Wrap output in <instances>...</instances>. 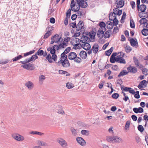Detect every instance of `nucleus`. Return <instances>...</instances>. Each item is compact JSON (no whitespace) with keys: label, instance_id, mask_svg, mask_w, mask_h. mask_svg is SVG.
<instances>
[{"label":"nucleus","instance_id":"nucleus-1","mask_svg":"<svg viewBox=\"0 0 148 148\" xmlns=\"http://www.w3.org/2000/svg\"><path fill=\"white\" fill-rule=\"evenodd\" d=\"M58 66L61 65L64 67L67 68L70 66V64L67 57L60 56V60L57 63Z\"/></svg>","mask_w":148,"mask_h":148},{"label":"nucleus","instance_id":"nucleus-2","mask_svg":"<svg viewBox=\"0 0 148 148\" xmlns=\"http://www.w3.org/2000/svg\"><path fill=\"white\" fill-rule=\"evenodd\" d=\"M52 54V55L51 57L50 54L49 53L46 57V59L50 63H52L53 62L52 59L55 62L56 61L57 59V56L56 54Z\"/></svg>","mask_w":148,"mask_h":148},{"label":"nucleus","instance_id":"nucleus-3","mask_svg":"<svg viewBox=\"0 0 148 148\" xmlns=\"http://www.w3.org/2000/svg\"><path fill=\"white\" fill-rule=\"evenodd\" d=\"M79 5V9L80 8H85L87 7L88 4L86 1V0H75Z\"/></svg>","mask_w":148,"mask_h":148},{"label":"nucleus","instance_id":"nucleus-4","mask_svg":"<svg viewBox=\"0 0 148 148\" xmlns=\"http://www.w3.org/2000/svg\"><path fill=\"white\" fill-rule=\"evenodd\" d=\"M57 141L64 148H66L68 146L67 143L62 138H58Z\"/></svg>","mask_w":148,"mask_h":148},{"label":"nucleus","instance_id":"nucleus-5","mask_svg":"<svg viewBox=\"0 0 148 148\" xmlns=\"http://www.w3.org/2000/svg\"><path fill=\"white\" fill-rule=\"evenodd\" d=\"M140 21L139 22L140 24V26L143 28H148V23L147 20L145 18H141Z\"/></svg>","mask_w":148,"mask_h":148},{"label":"nucleus","instance_id":"nucleus-6","mask_svg":"<svg viewBox=\"0 0 148 148\" xmlns=\"http://www.w3.org/2000/svg\"><path fill=\"white\" fill-rule=\"evenodd\" d=\"M135 40L133 38L129 37L128 40L130 41V43L132 47H134L136 48L138 46V44L137 40L135 39Z\"/></svg>","mask_w":148,"mask_h":148},{"label":"nucleus","instance_id":"nucleus-7","mask_svg":"<svg viewBox=\"0 0 148 148\" xmlns=\"http://www.w3.org/2000/svg\"><path fill=\"white\" fill-rule=\"evenodd\" d=\"M12 136L15 140L19 141H22L24 139L23 136L18 134H13Z\"/></svg>","mask_w":148,"mask_h":148},{"label":"nucleus","instance_id":"nucleus-8","mask_svg":"<svg viewBox=\"0 0 148 148\" xmlns=\"http://www.w3.org/2000/svg\"><path fill=\"white\" fill-rule=\"evenodd\" d=\"M70 6L71 7V10L72 11L74 12H78L79 11V5L78 6L77 5V8L76 9H75L73 8L75 6V1L73 0L71 1Z\"/></svg>","mask_w":148,"mask_h":148},{"label":"nucleus","instance_id":"nucleus-9","mask_svg":"<svg viewBox=\"0 0 148 148\" xmlns=\"http://www.w3.org/2000/svg\"><path fill=\"white\" fill-rule=\"evenodd\" d=\"M76 140L77 143L82 146H84L86 144V141L83 138L81 137H77Z\"/></svg>","mask_w":148,"mask_h":148},{"label":"nucleus","instance_id":"nucleus-10","mask_svg":"<svg viewBox=\"0 0 148 148\" xmlns=\"http://www.w3.org/2000/svg\"><path fill=\"white\" fill-rule=\"evenodd\" d=\"M127 70L129 73H135L137 72V69L135 66H130L127 67Z\"/></svg>","mask_w":148,"mask_h":148},{"label":"nucleus","instance_id":"nucleus-11","mask_svg":"<svg viewBox=\"0 0 148 148\" xmlns=\"http://www.w3.org/2000/svg\"><path fill=\"white\" fill-rule=\"evenodd\" d=\"M77 55L76 53L74 52H71L69 54L67 57L70 60H74L77 58Z\"/></svg>","mask_w":148,"mask_h":148},{"label":"nucleus","instance_id":"nucleus-12","mask_svg":"<svg viewBox=\"0 0 148 148\" xmlns=\"http://www.w3.org/2000/svg\"><path fill=\"white\" fill-rule=\"evenodd\" d=\"M139 16L140 18H148V12L144 11V12H140L138 13Z\"/></svg>","mask_w":148,"mask_h":148},{"label":"nucleus","instance_id":"nucleus-13","mask_svg":"<svg viewBox=\"0 0 148 148\" xmlns=\"http://www.w3.org/2000/svg\"><path fill=\"white\" fill-rule=\"evenodd\" d=\"M79 45L83 49L86 51L89 50L91 48L90 44L88 42L85 43V44H84L80 43Z\"/></svg>","mask_w":148,"mask_h":148},{"label":"nucleus","instance_id":"nucleus-14","mask_svg":"<svg viewBox=\"0 0 148 148\" xmlns=\"http://www.w3.org/2000/svg\"><path fill=\"white\" fill-rule=\"evenodd\" d=\"M124 55L125 54L123 53V56H121V55H119L118 56H117V57H118L117 62L125 64L126 63L125 61V60L123 58L124 57Z\"/></svg>","mask_w":148,"mask_h":148},{"label":"nucleus","instance_id":"nucleus-15","mask_svg":"<svg viewBox=\"0 0 148 148\" xmlns=\"http://www.w3.org/2000/svg\"><path fill=\"white\" fill-rule=\"evenodd\" d=\"M105 30L104 31H103L102 29H99L97 33V35L98 37L99 38H102L103 36V34H104V32L106 30V28H104Z\"/></svg>","mask_w":148,"mask_h":148},{"label":"nucleus","instance_id":"nucleus-16","mask_svg":"<svg viewBox=\"0 0 148 148\" xmlns=\"http://www.w3.org/2000/svg\"><path fill=\"white\" fill-rule=\"evenodd\" d=\"M71 50V48L70 47H67L64 51L62 53L61 55L60 56L67 57V56L66 55V54L69 53Z\"/></svg>","mask_w":148,"mask_h":148},{"label":"nucleus","instance_id":"nucleus-17","mask_svg":"<svg viewBox=\"0 0 148 148\" xmlns=\"http://www.w3.org/2000/svg\"><path fill=\"white\" fill-rule=\"evenodd\" d=\"M25 85L29 90L32 89L34 86V84L33 83L30 81H28L26 83Z\"/></svg>","mask_w":148,"mask_h":148},{"label":"nucleus","instance_id":"nucleus-18","mask_svg":"<svg viewBox=\"0 0 148 148\" xmlns=\"http://www.w3.org/2000/svg\"><path fill=\"white\" fill-rule=\"evenodd\" d=\"M133 111L136 113H142L143 112L144 110L141 107L134 108H133Z\"/></svg>","mask_w":148,"mask_h":148},{"label":"nucleus","instance_id":"nucleus-19","mask_svg":"<svg viewBox=\"0 0 148 148\" xmlns=\"http://www.w3.org/2000/svg\"><path fill=\"white\" fill-rule=\"evenodd\" d=\"M137 8L138 11H140V12H144L146 9L147 7L145 5L142 4L138 6Z\"/></svg>","mask_w":148,"mask_h":148},{"label":"nucleus","instance_id":"nucleus-20","mask_svg":"<svg viewBox=\"0 0 148 148\" xmlns=\"http://www.w3.org/2000/svg\"><path fill=\"white\" fill-rule=\"evenodd\" d=\"M94 53H96L99 50V45L97 43L95 44L91 49Z\"/></svg>","mask_w":148,"mask_h":148},{"label":"nucleus","instance_id":"nucleus-21","mask_svg":"<svg viewBox=\"0 0 148 148\" xmlns=\"http://www.w3.org/2000/svg\"><path fill=\"white\" fill-rule=\"evenodd\" d=\"M80 56L83 59H85L87 57V53L84 51H80L79 54Z\"/></svg>","mask_w":148,"mask_h":148},{"label":"nucleus","instance_id":"nucleus-22","mask_svg":"<svg viewBox=\"0 0 148 148\" xmlns=\"http://www.w3.org/2000/svg\"><path fill=\"white\" fill-rule=\"evenodd\" d=\"M56 112L60 114H64V111L62 110V106H58L57 107Z\"/></svg>","mask_w":148,"mask_h":148},{"label":"nucleus","instance_id":"nucleus-23","mask_svg":"<svg viewBox=\"0 0 148 148\" xmlns=\"http://www.w3.org/2000/svg\"><path fill=\"white\" fill-rule=\"evenodd\" d=\"M124 5V1L123 0H121L119 1L116 5L117 8H120L123 7Z\"/></svg>","mask_w":148,"mask_h":148},{"label":"nucleus","instance_id":"nucleus-24","mask_svg":"<svg viewBox=\"0 0 148 148\" xmlns=\"http://www.w3.org/2000/svg\"><path fill=\"white\" fill-rule=\"evenodd\" d=\"M71 131L73 136H77L78 132L77 130L75 129L74 127H72L71 128Z\"/></svg>","mask_w":148,"mask_h":148},{"label":"nucleus","instance_id":"nucleus-25","mask_svg":"<svg viewBox=\"0 0 148 148\" xmlns=\"http://www.w3.org/2000/svg\"><path fill=\"white\" fill-rule=\"evenodd\" d=\"M128 73V72L127 71L125 70H123L118 75V77H119L121 76H123L124 75H127Z\"/></svg>","mask_w":148,"mask_h":148},{"label":"nucleus","instance_id":"nucleus-26","mask_svg":"<svg viewBox=\"0 0 148 148\" xmlns=\"http://www.w3.org/2000/svg\"><path fill=\"white\" fill-rule=\"evenodd\" d=\"M113 49L114 48L113 47H111L109 49L105 51V55L106 56H109L112 52Z\"/></svg>","mask_w":148,"mask_h":148},{"label":"nucleus","instance_id":"nucleus-27","mask_svg":"<svg viewBox=\"0 0 148 148\" xmlns=\"http://www.w3.org/2000/svg\"><path fill=\"white\" fill-rule=\"evenodd\" d=\"M111 31L110 30H108L106 32L103 36L105 38H109L110 36V33H111Z\"/></svg>","mask_w":148,"mask_h":148},{"label":"nucleus","instance_id":"nucleus-28","mask_svg":"<svg viewBox=\"0 0 148 148\" xmlns=\"http://www.w3.org/2000/svg\"><path fill=\"white\" fill-rule=\"evenodd\" d=\"M96 35V32L92 30L91 33H89V36L91 39H94L95 38V36Z\"/></svg>","mask_w":148,"mask_h":148},{"label":"nucleus","instance_id":"nucleus-29","mask_svg":"<svg viewBox=\"0 0 148 148\" xmlns=\"http://www.w3.org/2000/svg\"><path fill=\"white\" fill-rule=\"evenodd\" d=\"M59 35L58 34H56L52 37L55 41V43H58L60 41V39L59 38Z\"/></svg>","mask_w":148,"mask_h":148},{"label":"nucleus","instance_id":"nucleus-30","mask_svg":"<svg viewBox=\"0 0 148 148\" xmlns=\"http://www.w3.org/2000/svg\"><path fill=\"white\" fill-rule=\"evenodd\" d=\"M142 34L144 36L148 35V28H143L141 31Z\"/></svg>","mask_w":148,"mask_h":148},{"label":"nucleus","instance_id":"nucleus-31","mask_svg":"<svg viewBox=\"0 0 148 148\" xmlns=\"http://www.w3.org/2000/svg\"><path fill=\"white\" fill-rule=\"evenodd\" d=\"M115 17H116V15L111 12L109 14V18L110 20L112 21L114 19Z\"/></svg>","mask_w":148,"mask_h":148},{"label":"nucleus","instance_id":"nucleus-32","mask_svg":"<svg viewBox=\"0 0 148 148\" xmlns=\"http://www.w3.org/2000/svg\"><path fill=\"white\" fill-rule=\"evenodd\" d=\"M23 56L21 55H19L13 58L12 60L13 62H15L23 58Z\"/></svg>","mask_w":148,"mask_h":148},{"label":"nucleus","instance_id":"nucleus-33","mask_svg":"<svg viewBox=\"0 0 148 148\" xmlns=\"http://www.w3.org/2000/svg\"><path fill=\"white\" fill-rule=\"evenodd\" d=\"M30 134H37L40 136H42L44 135V133L37 131H32L30 132Z\"/></svg>","mask_w":148,"mask_h":148},{"label":"nucleus","instance_id":"nucleus-34","mask_svg":"<svg viewBox=\"0 0 148 148\" xmlns=\"http://www.w3.org/2000/svg\"><path fill=\"white\" fill-rule=\"evenodd\" d=\"M121 90L125 92H129V89H130V87H128L124 86H122L121 87Z\"/></svg>","mask_w":148,"mask_h":148},{"label":"nucleus","instance_id":"nucleus-35","mask_svg":"<svg viewBox=\"0 0 148 148\" xmlns=\"http://www.w3.org/2000/svg\"><path fill=\"white\" fill-rule=\"evenodd\" d=\"M32 60L30 58L26 59L24 61H21L20 62V63L22 64H25L30 62Z\"/></svg>","mask_w":148,"mask_h":148},{"label":"nucleus","instance_id":"nucleus-36","mask_svg":"<svg viewBox=\"0 0 148 148\" xmlns=\"http://www.w3.org/2000/svg\"><path fill=\"white\" fill-rule=\"evenodd\" d=\"M81 134L83 135L87 136L89 134V132L88 130H82L81 131Z\"/></svg>","mask_w":148,"mask_h":148},{"label":"nucleus","instance_id":"nucleus-37","mask_svg":"<svg viewBox=\"0 0 148 148\" xmlns=\"http://www.w3.org/2000/svg\"><path fill=\"white\" fill-rule=\"evenodd\" d=\"M84 23L82 21H80L77 25L79 28H85L84 27Z\"/></svg>","mask_w":148,"mask_h":148},{"label":"nucleus","instance_id":"nucleus-38","mask_svg":"<svg viewBox=\"0 0 148 148\" xmlns=\"http://www.w3.org/2000/svg\"><path fill=\"white\" fill-rule=\"evenodd\" d=\"M10 62V60L8 59H5V60H0V64H6Z\"/></svg>","mask_w":148,"mask_h":148},{"label":"nucleus","instance_id":"nucleus-39","mask_svg":"<svg viewBox=\"0 0 148 148\" xmlns=\"http://www.w3.org/2000/svg\"><path fill=\"white\" fill-rule=\"evenodd\" d=\"M27 69L29 70H32L34 69V67L33 68V64L31 63H28L27 64Z\"/></svg>","mask_w":148,"mask_h":148},{"label":"nucleus","instance_id":"nucleus-40","mask_svg":"<svg viewBox=\"0 0 148 148\" xmlns=\"http://www.w3.org/2000/svg\"><path fill=\"white\" fill-rule=\"evenodd\" d=\"M38 144L40 146H45L47 145V143L46 142L42 141L39 140Z\"/></svg>","mask_w":148,"mask_h":148},{"label":"nucleus","instance_id":"nucleus-41","mask_svg":"<svg viewBox=\"0 0 148 148\" xmlns=\"http://www.w3.org/2000/svg\"><path fill=\"white\" fill-rule=\"evenodd\" d=\"M74 86V85L71 83L67 82L66 84V87L68 89L72 88Z\"/></svg>","mask_w":148,"mask_h":148},{"label":"nucleus","instance_id":"nucleus-42","mask_svg":"<svg viewBox=\"0 0 148 148\" xmlns=\"http://www.w3.org/2000/svg\"><path fill=\"white\" fill-rule=\"evenodd\" d=\"M125 50L126 52L129 53L132 50V48L128 45H126V47H125Z\"/></svg>","mask_w":148,"mask_h":148},{"label":"nucleus","instance_id":"nucleus-43","mask_svg":"<svg viewBox=\"0 0 148 148\" xmlns=\"http://www.w3.org/2000/svg\"><path fill=\"white\" fill-rule=\"evenodd\" d=\"M41 48L36 53V54L38 56H41L43 55L44 53V51L43 50H41Z\"/></svg>","mask_w":148,"mask_h":148},{"label":"nucleus","instance_id":"nucleus-44","mask_svg":"<svg viewBox=\"0 0 148 148\" xmlns=\"http://www.w3.org/2000/svg\"><path fill=\"white\" fill-rule=\"evenodd\" d=\"M118 58H116L110 57V61L111 63H114L115 62H117Z\"/></svg>","mask_w":148,"mask_h":148},{"label":"nucleus","instance_id":"nucleus-45","mask_svg":"<svg viewBox=\"0 0 148 148\" xmlns=\"http://www.w3.org/2000/svg\"><path fill=\"white\" fill-rule=\"evenodd\" d=\"M137 128L138 130L141 132H143L144 130L143 127L141 125H138V126Z\"/></svg>","mask_w":148,"mask_h":148},{"label":"nucleus","instance_id":"nucleus-46","mask_svg":"<svg viewBox=\"0 0 148 148\" xmlns=\"http://www.w3.org/2000/svg\"><path fill=\"white\" fill-rule=\"evenodd\" d=\"M113 21L112 24L113 26H116L118 23L119 21L116 18V17H115L114 19L112 20Z\"/></svg>","mask_w":148,"mask_h":148},{"label":"nucleus","instance_id":"nucleus-47","mask_svg":"<svg viewBox=\"0 0 148 148\" xmlns=\"http://www.w3.org/2000/svg\"><path fill=\"white\" fill-rule=\"evenodd\" d=\"M51 30H50V31H47L46 33L45 34L44 38L46 39L48 38L50 35L51 34Z\"/></svg>","mask_w":148,"mask_h":148},{"label":"nucleus","instance_id":"nucleus-48","mask_svg":"<svg viewBox=\"0 0 148 148\" xmlns=\"http://www.w3.org/2000/svg\"><path fill=\"white\" fill-rule=\"evenodd\" d=\"M107 140L108 141L110 142V141H114L115 136L112 137H107L106 138Z\"/></svg>","mask_w":148,"mask_h":148},{"label":"nucleus","instance_id":"nucleus-49","mask_svg":"<svg viewBox=\"0 0 148 148\" xmlns=\"http://www.w3.org/2000/svg\"><path fill=\"white\" fill-rule=\"evenodd\" d=\"M35 52V50H33L32 51H30L29 52H27L26 53H25L24 54V56L25 57H26L27 56L29 55H31L33 53Z\"/></svg>","mask_w":148,"mask_h":148},{"label":"nucleus","instance_id":"nucleus-50","mask_svg":"<svg viewBox=\"0 0 148 148\" xmlns=\"http://www.w3.org/2000/svg\"><path fill=\"white\" fill-rule=\"evenodd\" d=\"M74 60L75 62H76L77 63H80L82 62V60L80 58L77 56V58H75V59H74Z\"/></svg>","mask_w":148,"mask_h":148},{"label":"nucleus","instance_id":"nucleus-51","mask_svg":"<svg viewBox=\"0 0 148 148\" xmlns=\"http://www.w3.org/2000/svg\"><path fill=\"white\" fill-rule=\"evenodd\" d=\"M134 95V97L136 99H139L140 97V96L139 95V92L138 91H136Z\"/></svg>","mask_w":148,"mask_h":148},{"label":"nucleus","instance_id":"nucleus-52","mask_svg":"<svg viewBox=\"0 0 148 148\" xmlns=\"http://www.w3.org/2000/svg\"><path fill=\"white\" fill-rule=\"evenodd\" d=\"M119 94L118 93H113L112 95V97L115 99H117L119 97Z\"/></svg>","mask_w":148,"mask_h":148},{"label":"nucleus","instance_id":"nucleus-53","mask_svg":"<svg viewBox=\"0 0 148 148\" xmlns=\"http://www.w3.org/2000/svg\"><path fill=\"white\" fill-rule=\"evenodd\" d=\"M56 52V50L55 48V47L54 45L52 47L51 50L50 51L51 54H55Z\"/></svg>","mask_w":148,"mask_h":148},{"label":"nucleus","instance_id":"nucleus-54","mask_svg":"<svg viewBox=\"0 0 148 148\" xmlns=\"http://www.w3.org/2000/svg\"><path fill=\"white\" fill-rule=\"evenodd\" d=\"M99 25L101 28H105L106 25L105 23L103 21L100 22L99 23Z\"/></svg>","mask_w":148,"mask_h":148},{"label":"nucleus","instance_id":"nucleus-55","mask_svg":"<svg viewBox=\"0 0 148 148\" xmlns=\"http://www.w3.org/2000/svg\"><path fill=\"white\" fill-rule=\"evenodd\" d=\"M133 59L135 64L136 65L138 66V64L139 63V62L138 59L136 58L135 57H133Z\"/></svg>","mask_w":148,"mask_h":148},{"label":"nucleus","instance_id":"nucleus-56","mask_svg":"<svg viewBox=\"0 0 148 148\" xmlns=\"http://www.w3.org/2000/svg\"><path fill=\"white\" fill-rule=\"evenodd\" d=\"M122 140V139L119 137L115 136L114 141L115 142L118 143H120Z\"/></svg>","mask_w":148,"mask_h":148},{"label":"nucleus","instance_id":"nucleus-57","mask_svg":"<svg viewBox=\"0 0 148 148\" xmlns=\"http://www.w3.org/2000/svg\"><path fill=\"white\" fill-rule=\"evenodd\" d=\"M59 45L61 48H64L65 47V46H67L66 43L64 42H63L62 43H60Z\"/></svg>","mask_w":148,"mask_h":148},{"label":"nucleus","instance_id":"nucleus-58","mask_svg":"<svg viewBox=\"0 0 148 148\" xmlns=\"http://www.w3.org/2000/svg\"><path fill=\"white\" fill-rule=\"evenodd\" d=\"M83 37L84 38V39L85 41H86V42L90 41V39L88 37L86 36H84V35H83Z\"/></svg>","mask_w":148,"mask_h":148},{"label":"nucleus","instance_id":"nucleus-59","mask_svg":"<svg viewBox=\"0 0 148 148\" xmlns=\"http://www.w3.org/2000/svg\"><path fill=\"white\" fill-rule=\"evenodd\" d=\"M106 24L107 25L111 26V27H108V26L107 27V28H113V25L112 24V22L110 21H108L107 22Z\"/></svg>","mask_w":148,"mask_h":148},{"label":"nucleus","instance_id":"nucleus-60","mask_svg":"<svg viewBox=\"0 0 148 148\" xmlns=\"http://www.w3.org/2000/svg\"><path fill=\"white\" fill-rule=\"evenodd\" d=\"M71 10L70 9H69L67 11L66 13V17H69L71 15Z\"/></svg>","mask_w":148,"mask_h":148},{"label":"nucleus","instance_id":"nucleus-61","mask_svg":"<svg viewBox=\"0 0 148 148\" xmlns=\"http://www.w3.org/2000/svg\"><path fill=\"white\" fill-rule=\"evenodd\" d=\"M147 81L145 80H144L140 82V84L144 86L145 87H146L147 84Z\"/></svg>","mask_w":148,"mask_h":148},{"label":"nucleus","instance_id":"nucleus-62","mask_svg":"<svg viewBox=\"0 0 148 148\" xmlns=\"http://www.w3.org/2000/svg\"><path fill=\"white\" fill-rule=\"evenodd\" d=\"M130 4L132 6V8L134 9L135 8L136 6V4L134 1H132L130 2Z\"/></svg>","mask_w":148,"mask_h":148},{"label":"nucleus","instance_id":"nucleus-63","mask_svg":"<svg viewBox=\"0 0 148 148\" xmlns=\"http://www.w3.org/2000/svg\"><path fill=\"white\" fill-rule=\"evenodd\" d=\"M130 26L131 28H135V24L133 21L131 20L130 21Z\"/></svg>","mask_w":148,"mask_h":148},{"label":"nucleus","instance_id":"nucleus-64","mask_svg":"<svg viewBox=\"0 0 148 148\" xmlns=\"http://www.w3.org/2000/svg\"><path fill=\"white\" fill-rule=\"evenodd\" d=\"M130 123V122L129 121H128L126 122L125 125V128L126 129H127V128H129V127Z\"/></svg>","mask_w":148,"mask_h":148}]
</instances>
